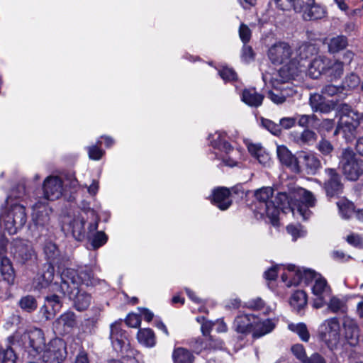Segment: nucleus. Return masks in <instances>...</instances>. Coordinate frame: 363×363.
<instances>
[{
    "instance_id": "nucleus-18",
    "label": "nucleus",
    "mask_w": 363,
    "mask_h": 363,
    "mask_svg": "<svg viewBox=\"0 0 363 363\" xmlns=\"http://www.w3.org/2000/svg\"><path fill=\"white\" fill-rule=\"evenodd\" d=\"M277 154L280 162L289 168L292 172L298 173L301 171L297 158L284 145H278Z\"/></svg>"
},
{
    "instance_id": "nucleus-15",
    "label": "nucleus",
    "mask_w": 363,
    "mask_h": 363,
    "mask_svg": "<svg viewBox=\"0 0 363 363\" xmlns=\"http://www.w3.org/2000/svg\"><path fill=\"white\" fill-rule=\"evenodd\" d=\"M22 341L26 347L31 348L38 354H40L45 347L43 333L38 328L25 333L22 335Z\"/></svg>"
},
{
    "instance_id": "nucleus-42",
    "label": "nucleus",
    "mask_w": 363,
    "mask_h": 363,
    "mask_svg": "<svg viewBox=\"0 0 363 363\" xmlns=\"http://www.w3.org/2000/svg\"><path fill=\"white\" fill-rule=\"evenodd\" d=\"M337 205L342 218L347 219L354 214V208L352 202L345 199H341L337 203Z\"/></svg>"
},
{
    "instance_id": "nucleus-37",
    "label": "nucleus",
    "mask_w": 363,
    "mask_h": 363,
    "mask_svg": "<svg viewBox=\"0 0 363 363\" xmlns=\"http://www.w3.org/2000/svg\"><path fill=\"white\" fill-rule=\"evenodd\" d=\"M0 271L5 281L9 284L13 283L15 279L14 270L11 261L7 257L1 258Z\"/></svg>"
},
{
    "instance_id": "nucleus-47",
    "label": "nucleus",
    "mask_w": 363,
    "mask_h": 363,
    "mask_svg": "<svg viewBox=\"0 0 363 363\" xmlns=\"http://www.w3.org/2000/svg\"><path fill=\"white\" fill-rule=\"evenodd\" d=\"M360 83V79L359 77L354 74L351 73L349 75H347L344 79L342 84V90L345 89H354L357 88Z\"/></svg>"
},
{
    "instance_id": "nucleus-51",
    "label": "nucleus",
    "mask_w": 363,
    "mask_h": 363,
    "mask_svg": "<svg viewBox=\"0 0 363 363\" xmlns=\"http://www.w3.org/2000/svg\"><path fill=\"white\" fill-rule=\"evenodd\" d=\"M292 354L301 362L306 363L308 359L304 347L301 344H295L291 347Z\"/></svg>"
},
{
    "instance_id": "nucleus-58",
    "label": "nucleus",
    "mask_w": 363,
    "mask_h": 363,
    "mask_svg": "<svg viewBox=\"0 0 363 363\" xmlns=\"http://www.w3.org/2000/svg\"><path fill=\"white\" fill-rule=\"evenodd\" d=\"M251 30L248 26L244 23H241L239 28V35L242 42L245 45L251 38Z\"/></svg>"
},
{
    "instance_id": "nucleus-8",
    "label": "nucleus",
    "mask_w": 363,
    "mask_h": 363,
    "mask_svg": "<svg viewBox=\"0 0 363 363\" xmlns=\"http://www.w3.org/2000/svg\"><path fill=\"white\" fill-rule=\"evenodd\" d=\"M5 229L9 234H15L26 223L27 216L25 207L21 204H14L1 216Z\"/></svg>"
},
{
    "instance_id": "nucleus-17",
    "label": "nucleus",
    "mask_w": 363,
    "mask_h": 363,
    "mask_svg": "<svg viewBox=\"0 0 363 363\" xmlns=\"http://www.w3.org/2000/svg\"><path fill=\"white\" fill-rule=\"evenodd\" d=\"M342 339L347 344L352 347L358 345L359 340V327L353 319L346 318L343 320Z\"/></svg>"
},
{
    "instance_id": "nucleus-59",
    "label": "nucleus",
    "mask_w": 363,
    "mask_h": 363,
    "mask_svg": "<svg viewBox=\"0 0 363 363\" xmlns=\"http://www.w3.org/2000/svg\"><path fill=\"white\" fill-rule=\"evenodd\" d=\"M89 157L91 160H99L104 154V150L100 149L97 145H92L87 147Z\"/></svg>"
},
{
    "instance_id": "nucleus-33",
    "label": "nucleus",
    "mask_w": 363,
    "mask_h": 363,
    "mask_svg": "<svg viewBox=\"0 0 363 363\" xmlns=\"http://www.w3.org/2000/svg\"><path fill=\"white\" fill-rule=\"evenodd\" d=\"M325 14V11L324 8L313 2L308 9H306L302 14V17L306 21H313L323 18Z\"/></svg>"
},
{
    "instance_id": "nucleus-2",
    "label": "nucleus",
    "mask_w": 363,
    "mask_h": 363,
    "mask_svg": "<svg viewBox=\"0 0 363 363\" xmlns=\"http://www.w3.org/2000/svg\"><path fill=\"white\" fill-rule=\"evenodd\" d=\"M297 75V66L296 65L290 68L284 67L280 69L277 73L272 77L268 74L262 75L265 84L268 82L271 84L274 90L269 91L268 97L274 104H282L286 101V97L290 96L291 90L286 84Z\"/></svg>"
},
{
    "instance_id": "nucleus-64",
    "label": "nucleus",
    "mask_w": 363,
    "mask_h": 363,
    "mask_svg": "<svg viewBox=\"0 0 363 363\" xmlns=\"http://www.w3.org/2000/svg\"><path fill=\"white\" fill-rule=\"evenodd\" d=\"M254 59V52L252 48L244 44L242 50V60L245 62H250Z\"/></svg>"
},
{
    "instance_id": "nucleus-53",
    "label": "nucleus",
    "mask_w": 363,
    "mask_h": 363,
    "mask_svg": "<svg viewBox=\"0 0 363 363\" xmlns=\"http://www.w3.org/2000/svg\"><path fill=\"white\" fill-rule=\"evenodd\" d=\"M1 363H16V356L11 347L0 351Z\"/></svg>"
},
{
    "instance_id": "nucleus-62",
    "label": "nucleus",
    "mask_w": 363,
    "mask_h": 363,
    "mask_svg": "<svg viewBox=\"0 0 363 363\" xmlns=\"http://www.w3.org/2000/svg\"><path fill=\"white\" fill-rule=\"evenodd\" d=\"M324 101L323 94H313L310 96V105L313 111H315Z\"/></svg>"
},
{
    "instance_id": "nucleus-7",
    "label": "nucleus",
    "mask_w": 363,
    "mask_h": 363,
    "mask_svg": "<svg viewBox=\"0 0 363 363\" xmlns=\"http://www.w3.org/2000/svg\"><path fill=\"white\" fill-rule=\"evenodd\" d=\"M288 274L282 273L281 277L283 282L286 284L287 287L296 286L301 281H303L306 284L311 285L315 282L318 277H322L320 274L308 269L297 268L294 264L287 265Z\"/></svg>"
},
{
    "instance_id": "nucleus-16",
    "label": "nucleus",
    "mask_w": 363,
    "mask_h": 363,
    "mask_svg": "<svg viewBox=\"0 0 363 363\" xmlns=\"http://www.w3.org/2000/svg\"><path fill=\"white\" fill-rule=\"evenodd\" d=\"M122 322L116 321L110 326V339L116 350L123 351L128 345L127 335L121 328Z\"/></svg>"
},
{
    "instance_id": "nucleus-23",
    "label": "nucleus",
    "mask_w": 363,
    "mask_h": 363,
    "mask_svg": "<svg viewBox=\"0 0 363 363\" xmlns=\"http://www.w3.org/2000/svg\"><path fill=\"white\" fill-rule=\"evenodd\" d=\"M299 159L308 174H314L321 167L320 160L313 152H301L299 154Z\"/></svg>"
},
{
    "instance_id": "nucleus-40",
    "label": "nucleus",
    "mask_w": 363,
    "mask_h": 363,
    "mask_svg": "<svg viewBox=\"0 0 363 363\" xmlns=\"http://www.w3.org/2000/svg\"><path fill=\"white\" fill-rule=\"evenodd\" d=\"M245 306L252 310L262 311L264 314L269 313L272 310L271 307L266 306L264 301L259 297L247 301Z\"/></svg>"
},
{
    "instance_id": "nucleus-39",
    "label": "nucleus",
    "mask_w": 363,
    "mask_h": 363,
    "mask_svg": "<svg viewBox=\"0 0 363 363\" xmlns=\"http://www.w3.org/2000/svg\"><path fill=\"white\" fill-rule=\"evenodd\" d=\"M288 329L291 332L297 334L302 341H308L310 338V334L305 323H289L288 325Z\"/></svg>"
},
{
    "instance_id": "nucleus-1",
    "label": "nucleus",
    "mask_w": 363,
    "mask_h": 363,
    "mask_svg": "<svg viewBox=\"0 0 363 363\" xmlns=\"http://www.w3.org/2000/svg\"><path fill=\"white\" fill-rule=\"evenodd\" d=\"M274 190L271 187H262L255 193L256 199L255 211L261 217L267 216L274 225H278V216L280 210L291 212L296 218L308 219L311 211L310 208L315 205V198L313 194L305 189H298L289 196L286 193H279L275 199L277 204L272 200Z\"/></svg>"
},
{
    "instance_id": "nucleus-21",
    "label": "nucleus",
    "mask_w": 363,
    "mask_h": 363,
    "mask_svg": "<svg viewBox=\"0 0 363 363\" xmlns=\"http://www.w3.org/2000/svg\"><path fill=\"white\" fill-rule=\"evenodd\" d=\"M211 201V203L219 209L225 211L228 209L232 203L230 192L227 188H217L213 191Z\"/></svg>"
},
{
    "instance_id": "nucleus-30",
    "label": "nucleus",
    "mask_w": 363,
    "mask_h": 363,
    "mask_svg": "<svg viewBox=\"0 0 363 363\" xmlns=\"http://www.w3.org/2000/svg\"><path fill=\"white\" fill-rule=\"evenodd\" d=\"M172 359L174 363H193L195 357L188 349L178 347L173 350Z\"/></svg>"
},
{
    "instance_id": "nucleus-14",
    "label": "nucleus",
    "mask_w": 363,
    "mask_h": 363,
    "mask_svg": "<svg viewBox=\"0 0 363 363\" xmlns=\"http://www.w3.org/2000/svg\"><path fill=\"white\" fill-rule=\"evenodd\" d=\"M43 189L44 198L41 201L58 199L63 192L62 181L57 176H49L44 180Z\"/></svg>"
},
{
    "instance_id": "nucleus-44",
    "label": "nucleus",
    "mask_w": 363,
    "mask_h": 363,
    "mask_svg": "<svg viewBox=\"0 0 363 363\" xmlns=\"http://www.w3.org/2000/svg\"><path fill=\"white\" fill-rule=\"evenodd\" d=\"M326 73H328L333 79L340 78L343 73V63L339 60L330 59V63Z\"/></svg>"
},
{
    "instance_id": "nucleus-52",
    "label": "nucleus",
    "mask_w": 363,
    "mask_h": 363,
    "mask_svg": "<svg viewBox=\"0 0 363 363\" xmlns=\"http://www.w3.org/2000/svg\"><path fill=\"white\" fill-rule=\"evenodd\" d=\"M261 125L274 135H278L281 133V128L279 124H277L269 119L262 118L261 119Z\"/></svg>"
},
{
    "instance_id": "nucleus-5",
    "label": "nucleus",
    "mask_w": 363,
    "mask_h": 363,
    "mask_svg": "<svg viewBox=\"0 0 363 363\" xmlns=\"http://www.w3.org/2000/svg\"><path fill=\"white\" fill-rule=\"evenodd\" d=\"M338 159L339 167L348 180L357 181L363 175V160L352 148H343Z\"/></svg>"
},
{
    "instance_id": "nucleus-38",
    "label": "nucleus",
    "mask_w": 363,
    "mask_h": 363,
    "mask_svg": "<svg viewBox=\"0 0 363 363\" xmlns=\"http://www.w3.org/2000/svg\"><path fill=\"white\" fill-rule=\"evenodd\" d=\"M307 304V295L302 290L295 291L290 298V305L291 307L299 311L303 309Z\"/></svg>"
},
{
    "instance_id": "nucleus-11",
    "label": "nucleus",
    "mask_w": 363,
    "mask_h": 363,
    "mask_svg": "<svg viewBox=\"0 0 363 363\" xmlns=\"http://www.w3.org/2000/svg\"><path fill=\"white\" fill-rule=\"evenodd\" d=\"M312 306L314 308H321L325 306L327 300L330 298L332 290L326 279L323 277H318L311 285Z\"/></svg>"
},
{
    "instance_id": "nucleus-13",
    "label": "nucleus",
    "mask_w": 363,
    "mask_h": 363,
    "mask_svg": "<svg viewBox=\"0 0 363 363\" xmlns=\"http://www.w3.org/2000/svg\"><path fill=\"white\" fill-rule=\"evenodd\" d=\"M45 201H38L33 206L32 220L35 226L43 230L50 224V213L51 209Z\"/></svg>"
},
{
    "instance_id": "nucleus-56",
    "label": "nucleus",
    "mask_w": 363,
    "mask_h": 363,
    "mask_svg": "<svg viewBox=\"0 0 363 363\" xmlns=\"http://www.w3.org/2000/svg\"><path fill=\"white\" fill-rule=\"evenodd\" d=\"M246 145L249 152L256 159H257L260 155H262V152L266 151V150L261 145L260 143L247 142Z\"/></svg>"
},
{
    "instance_id": "nucleus-41",
    "label": "nucleus",
    "mask_w": 363,
    "mask_h": 363,
    "mask_svg": "<svg viewBox=\"0 0 363 363\" xmlns=\"http://www.w3.org/2000/svg\"><path fill=\"white\" fill-rule=\"evenodd\" d=\"M215 154L218 159L220 160L225 165L229 167H234L237 165V161L234 156L237 155L238 152L233 147L228 154L224 150H220L218 152H216Z\"/></svg>"
},
{
    "instance_id": "nucleus-54",
    "label": "nucleus",
    "mask_w": 363,
    "mask_h": 363,
    "mask_svg": "<svg viewBox=\"0 0 363 363\" xmlns=\"http://www.w3.org/2000/svg\"><path fill=\"white\" fill-rule=\"evenodd\" d=\"M44 252L50 260L55 259L59 254L56 245L52 242H48L45 244Z\"/></svg>"
},
{
    "instance_id": "nucleus-35",
    "label": "nucleus",
    "mask_w": 363,
    "mask_h": 363,
    "mask_svg": "<svg viewBox=\"0 0 363 363\" xmlns=\"http://www.w3.org/2000/svg\"><path fill=\"white\" fill-rule=\"evenodd\" d=\"M327 45L330 53H337L347 46V39L344 35H337L329 38Z\"/></svg>"
},
{
    "instance_id": "nucleus-57",
    "label": "nucleus",
    "mask_w": 363,
    "mask_h": 363,
    "mask_svg": "<svg viewBox=\"0 0 363 363\" xmlns=\"http://www.w3.org/2000/svg\"><path fill=\"white\" fill-rule=\"evenodd\" d=\"M219 75L225 82H230L236 79V73L235 71L228 67H223L219 70Z\"/></svg>"
},
{
    "instance_id": "nucleus-24",
    "label": "nucleus",
    "mask_w": 363,
    "mask_h": 363,
    "mask_svg": "<svg viewBox=\"0 0 363 363\" xmlns=\"http://www.w3.org/2000/svg\"><path fill=\"white\" fill-rule=\"evenodd\" d=\"M275 328V323L272 319L261 320L256 317V322L253 324L252 336L260 337L271 333Z\"/></svg>"
},
{
    "instance_id": "nucleus-12",
    "label": "nucleus",
    "mask_w": 363,
    "mask_h": 363,
    "mask_svg": "<svg viewBox=\"0 0 363 363\" xmlns=\"http://www.w3.org/2000/svg\"><path fill=\"white\" fill-rule=\"evenodd\" d=\"M11 252L14 259L22 264L30 260L34 255L30 242L21 239H15L12 242Z\"/></svg>"
},
{
    "instance_id": "nucleus-31",
    "label": "nucleus",
    "mask_w": 363,
    "mask_h": 363,
    "mask_svg": "<svg viewBox=\"0 0 363 363\" xmlns=\"http://www.w3.org/2000/svg\"><path fill=\"white\" fill-rule=\"evenodd\" d=\"M325 306L330 312L334 313H344L347 310L346 299L332 294L327 300Z\"/></svg>"
},
{
    "instance_id": "nucleus-48",
    "label": "nucleus",
    "mask_w": 363,
    "mask_h": 363,
    "mask_svg": "<svg viewBox=\"0 0 363 363\" xmlns=\"http://www.w3.org/2000/svg\"><path fill=\"white\" fill-rule=\"evenodd\" d=\"M343 90L342 86H337L333 84H327L322 89L321 93L323 96L344 97L345 94L342 93Z\"/></svg>"
},
{
    "instance_id": "nucleus-36",
    "label": "nucleus",
    "mask_w": 363,
    "mask_h": 363,
    "mask_svg": "<svg viewBox=\"0 0 363 363\" xmlns=\"http://www.w3.org/2000/svg\"><path fill=\"white\" fill-rule=\"evenodd\" d=\"M84 218L82 216H77L69 224L72 235L77 240H81L84 238Z\"/></svg>"
},
{
    "instance_id": "nucleus-43",
    "label": "nucleus",
    "mask_w": 363,
    "mask_h": 363,
    "mask_svg": "<svg viewBox=\"0 0 363 363\" xmlns=\"http://www.w3.org/2000/svg\"><path fill=\"white\" fill-rule=\"evenodd\" d=\"M56 327L73 328L76 323L75 315L72 312H67L62 314L56 321Z\"/></svg>"
},
{
    "instance_id": "nucleus-19",
    "label": "nucleus",
    "mask_w": 363,
    "mask_h": 363,
    "mask_svg": "<svg viewBox=\"0 0 363 363\" xmlns=\"http://www.w3.org/2000/svg\"><path fill=\"white\" fill-rule=\"evenodd\" d=\"M325 173L328 177L325 182V188L328 196H333L338 194L342 190L340 176L335 169L327 168Z\"/></svg>"
},
{
    "instance_id": "nucleus-3",
    "label": "nucleus",
    "mask_w": 363,
    "mask_h": 363,
    "mask_svg": "<svg viewBox=\"0 0 363 363\" xmlns=\"http://www.w3.org/2000/svg\"><path fill=\"white\" fill-rule=\"evenodd\" d=\"M60 289L64 295L70 296L74 291L79 288V284L91 286L96 283L92 270L87 267L80 269L77 272L74 269L67 268L61 274Z\"/></svg>"
},
{
    "instance_id": "nucleus-27",
    "label": "nucleus",
    "mask_w": 363,
    "mask_h": 363,
    "mask_svg": "<svg viewBox=\"0 0 363 363\" xmlns=\"http://www.w3.org/2000/svg\"><path fill=\"white\" fill-rule=\"evenodd\" d=\"M264 96L259 94L255 89L250 88L243 90L242 101L247 105L252 107H258L262 105Z\"/></svg>"
},
{
    "instance_id": "nucleus-25",
    "label": "nucleus",
    "mask_w": 363,
    "mask_h": 363,
    "mask_svg": "<svg viewBox=\"0 0 363 363\" xmlns=\"http://www.w3.org/2000/svg\"><path fill=\"white\" fill-rule=\"evenodd\" d=\"M68 296L70 299H73L74 307L78 311L86 310L91 302V296L82 291L79 288H77V289L74 291L73 294Z\"/></svg>"
},
{
    "instance_id": "nucleus-4",
    "label": "nucleus",
    "mask_w": 363,
    "mask_h": 363,
    "mask_svg": "<svg viewBox=\"0 0 363 363\" xmlns=\"http://www.w3.org/2000/svg\"><path fill=\"white\" fill-rule=\"evenodd\" d=\"M337 116H339V121L334 134L342 133L346 139L353 137L360 124L362 114L352 109L349 105L342 104L337 108Z\"/></svg>"
},
{
    "instance_id": "nucleus-45",
    "label": "nucleus",
    "mask_w": 363,
    "mask_h": 363,
    "mask_svg": "<svg viewBox=\"0 0 363 363\" xmlns=\"http://www.w3.org/2000/svg\"><path fill=\"white\" fill-rule=\"evenodd\" d=\"M316 149L324 156H329L334 150V146L331 142L327 140L325 137L321 139L316 144Z\"/></svg>"
},
{
    "instance_id": "nucleus-20",
    "label": "nucleus",
    "mask_w": 363,
    "mask_h": 363,
    "mask_svg": "<svg viewBox=\"0 0 363 363\" xmlns=\"http://www.w3.org/2000/svg\"><path fill=\"white\" fill-rule=\"evenodd\" d=\"M330 59L319 55L315 57L308 65V74L313 79L318 78L322 74L327 72Z\"/></svg>"
},
{
    "instance_id": "nucleus-49",
    "label": "nucleus",
    "mask_w": 363,
    "mask_h": 363,
    "mask_svg": "<svg viewBox=\"0 0 363 363\" xmlns=\"http://www.w3.org/2000/svg\"><path fill=\"white\" fill-rule=\"evenodd\" d=\"M300 60L308 58L317 52L316 47L313 44H303L299 47Z\"/></svg>"
},
{
    "instance_id": "nucleus-6",
    "label": "nucleus",
    "mask_w": 363,
    "mask_h": 363,
    "mask_svg": "<svg viewBox=\"0 0 363 363\" xmlns=\"http://www.w3.org/2000/svg\"><path fill=\"white\" fill-rule=\"evenodd\" d=\"M293 55L294 53L289 45L284 42L273 45L268 51V57L273 64H284L281 69L284 67L289 69L296 65L297 66L298 73L299 67L301 66V62L293 57Z\"/></svg>"
},
{
    "instance_id": "nucleus-32",
    "label": "nucleus",
    "mask_w": 363,
    "mask_h": 363,
    "mask_svg": "<svg viewBox=\"0 0 363 363\" xmlns=\"http://www.w3.org/2000/svg\"><path fill=\"white\" fill-rule=\"evenodd\" d=\"M211 145L218 149V151L224 150L228 154L232 150L231 145L225 140V134L221 132H216L208 137Z\"/></svg>"
},
{
    "instance_id": "nucleus-50",
    "label": "nucleus",
    "mask_w": 363,
    "mask_h": 363,
    "mask_svg": "<svg viewBox=\"0 0 363 363\" xmlns=\"http://www.w3.org/2000/svg\"><path fill=\"white\" fill-rule=\"evenodd\" d=\"M283 271V273L288 274L287 270V266L285 267L284 265H276L271 268H269L268 270H267L264 272V277L267 280H274L277 277L278 272Z\"/></svg>"
},
{
    "instance_id": "nucleus-61",
    "label": "nucleus",
    "mask_w": 363,
    "mask_h": 363,
    "mask_svg": "<svg viewBox=\"0 0 363 363\" xmlns=\"http://www.w3.org/2000/svg\"><path fill=\"white\" fill-rule=\"evenodd\" d=\"M126 324L131 328H138L141 323L140 315L135 313H130L125 319Z\"/></svg>"
},
{
    "instance_id": "nucleus-10",
    "label": "nucleus",
    "mask_w": 363,
    "mask_h": 363,
    "mask_svg": "<svg viewBox=\"0 0 363 363\" xmlns=\"http://www.w3.org/2000/svg\"><path fill=\"white\" fill-rule=\"evenodd\" d=\"M65 342L60 338L52 340L42 352L40 358L46 363H60L66 357Z\"/></svg>"
},
{
    "instance_id": "nucleus-29",
    "label": "nucleus",
    "mask_w": 363,
    "mask_h": 363,
    "mask_svg": "<svg viewBox=\"0 0 363 363\" xmlns=\"http://www.w3.org/2000/svg\"><path fill=\"white\" fill-rule=\"evenodd\" d=\"M294 141L299 145H312L317 140V134L309 129H305L301 133H291Z\"/></svg>"
},
{
    "instance_id": "nucleus-60",
    "label": "nucleus",
    "mask_w": 363,
    "mask_h": 363,
    "mask_svg": "<svg viewBox=\"0 0 363 363\" xmlns=\"http://www.w3.org/2000/svg\"><path fill=\"white\" fill-rule=\"evenodd\" d=\"M107 237L103 232H97L94 235L91 245L94 248L96 249L102 246L106 242Z\"/></svg>"
},
{
    "instance_id": "nucleus-46",
    "label": "nucleus",
    "mask_w": 363,
    "mask_h": 363,
    "mask_svg": "<svg viewBox=\"0 0 363 363\" xmlns=\"http://www.w3.org/2000/svg\"><path fill=\"white\" fill-rule=\"evenodd\" d=\"M19 306L23 311L30 313L36 309L37 302L33 296L28 295L21 298Z\"/></svg>"
},
{
    "instance_id": "nucleus-34",
    "label": "nucleus",
    "mask_w": 363,
    "mask_h": 363,
    "mask_svg": "<svg viewBox=\"0 0 363 363\" xmlns=\"http://www.w3.org/2000/svg\"><path fill=\"white\" fill-rule=\"evenodd\" d=\"M138 342L147 347H152L156 344V338L152 330L143 328L138 330L137 334Z\"/></svg>"
},
{
    "instance_id": "nucleus-26",
    "label": "nucleus",
    "mask_w": 363,
    "mask_h": 363,
    "mask_svg": "<svg viewBox=\"0 0 363 363\" xmlns=\"http://www.w3.org/2000/svg\"><path fill=\"white\" fill-rule=\"evenodd\" d=\"M60 308L61 304L59 297L56 295H52L46 298V303L42 307L41 311L43 313L45 318L48 320L52 318Z\"/></svg>"
},
{
    "instance_id": "nucleus-22",
    "label": "nucleus",
    "mask_w": 363,
    "mask_h": 363,
    "mask_svg": "<svg viewBox=\"0 0 363 363\" xmlns=\"http://www.w3.org/2000/svg\"><path fill=\"white\" fill-rule=\"evenodd\" d=\"M255 322V315L252 314H240L235 318L233 327L236 332L247 334L252 332L253 324Z\"/></svg>"
},
{
    "instance_id": "nucleus-9",
    "label": "nucleus",
    "mask_w": 363,
    "mask_h": 363,
    "mask_svg": "<svg viewBox=\"0 0 363 363\" xmlns=\"http://www.w3.org/2000/svg\"><path fill=\"white\" fill-rule=\"evenodd\" d=\"M320 337L331 349L341 341L340 324L337 318L325 320L319 327Z\"/></svg>"
},
{
    "instance_id": "nucleus-55",
    "label": "nucleus",
    "mask_w": 363,
    "mask_h": 363,
    "mask_svg": "<svg viewBox=\"0 0 363 363\" xmlns=\"http://www.w3.org/2000/svg\"><path fill=\"white\" fill-rule=\"evenodd\" d=\"M287 232L293 237V240H296L297 238L304 237L306 234V230L301 225H288L286 228Z\"/></svg>"
},
{
    "instance_id": "nucleus-63",
    "label": "nucleus",
    "mask_w": 363,
    "mask_h": 363,
    "mask_svg": "<svg viewBox=\"0 0 363 363\" xmlns=\"http://www.w3.org/2000/svg\"><path fill=\"white\" fill-rule=\"evenodd\" d=\"M336 105L337 104L333 101H325L324 100L315 112L319 111L323 113H328L333 111L335 108Z\"/></svg>"
},
{
    "instance_id": "nucleus-28",
    "label": "nucleus",
    "mask_w": 363,
    "mask_h": 363,
    "mask_svg": "<svg viewBox=\"0 0 363 363\" xmlns=\"http://www.w3.org/2000/svg\"><path fill=\"white\" fill-rule=\"evenodd\" d=\"M54 271L52 264H45L42 273L39 274L35 279L36 287L41 289L48 286L54 279Z\"/></svg>"
}]
</instances>
